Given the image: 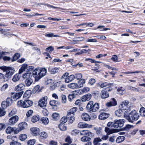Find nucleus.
Segmentation results:
<instances>
[{"label": "nucleus", "instance_id": "obj_1", "mask_svg": "<svg viewBox=\"0 0 145 145\" xmlns=\"http://www.w3.org/2000/svg\"><path fill=\"white\" fill-rule=\"evenodd\" d=\"M77 110L76 107H74L67 111V117H63L62 118L60 121L61 123L64 124L67 121V120H69V122L70 123H72L75 120L74 117V113Z\"/></svg>", "mask_w": 145, "mask_h": 145}, {"label": "nucleus", "instance_id": "obj_2", "mask_svg": "<svg viewBox=\"0 0 145 145\" xmlns=\"http://www.w3.org/2000/svg\"><path fill=\"white\" fill-rule=\"evenodd\" d=\"M124 117L129 122L133 123L137 121L139 118L140 115L135 110H133L128 114L126 111L124 114Z\"/></svg>", "mask_w": 145, "mask_h": 145}, {"label": "nucleus", "instance_id": "obj_3", "mask_svg": "<svg viewBox=\"0 0 145 145\" xmlns=\"http://www.w3.org/2000/svg\"><path fill=\"white\" fill-rule=\"evenodd\" d=\"M86 109L90 112H95L99 108V104L97 103L93 104L92 101H89L87 104Z\"/></svg>", "mask_w": 145, "mask_h": 145}, {"label": "nucleus", "instance_id": "obj_4", "mask_svg": "<svg viewBox=\"0 0 145 145\" xmlns=\"http://www.w3.org/2000/svg\"><path fill=\"white\" fill-rule=\"evenodd\" d=\"M0 68L3 71H6V80H4V81L8 80L9 78H10L14 73L15 70L13 68L10 67H0Z\"/></svg>", "mask_w": 145, "mask_h": 145}, {"label": "nucleus", "instance_id": "obj_5", "mask_svg": "<svg viewBox=\"0 0 145 145\" xmlns=\"http://www.w3.org/2000/svg\"><path fill=\"white\" fill-rule=\"evenodd\" d=\"M33 102L29 100H25L24 101L20 100L18 102L17 105L19 107L24 108H27L33 105Z\"/></svg>", "mask_w": 145, "mask_h": 145}, {"label": "nucleus", "instance_id": "obj_6", "mask_svg": "<svg viewBox=\"0 0 145 145\" xmlns=\"http://www.w3.org/2000/svg\"><path fill=\"white\" fill-rule=\"evenodd\" d=\"M40 69L37 68L33 71L32 73V76L35 78V80L36 82L38 81L41 78L40 75Z\"/></svg>", "mask_w": 145, "mask_h": 145}, {"label": "nucleus", "instance_id": "obj_7", "mask_svg": "<svg viewBox=\"0 0 145 145\" xmlns=\"http://www.w3.org/2000/svg\"><path fill=\"white\" fill-rule=\"evenodd\" d=\"M18 128L17 129V132L18 133L21 131L26 129L27 127V123L25 122H23L20 123L18 125Z\"/></svg>", "mask_w": 145, "mask_h": 145}, {"label": "nucleus", "instance_id": "obj_8", "mask_svg": "<svg viewBox=\"0 0 145 145\" xmlns=\"http://www.w3.org/2000/svg\"><path fill=\"white\" fill-rule=\"evenodd\" d=\"M47 99V97L45 96L40 100L39 102V105L41 107L44 108V107L46 106V101Z\"/></svg>", "mask_w": 145, "mask_h": 145}, {"label": "nucleus", "instance_id": "obj_9", "mask_svg": "<svg viewBox=\"0 0 145 145\" xmlns=\"http://www.w3.org/2000/svg\"><path fill=\"white\" fill-rule=\"evenodd\" d=\"M19 118L17 116H12L8 120V123L10 125H13L16 123L18 121Z\"/></svg>", "mask_w": 145, "mask_h": 145}, {"label": "nucleus", "instance_id": "obj_10", "mask_svg": "<svg viewBox=\"0 0 145 145\" xmlns=\"http://www.w3.org/2000/svg\"><path fill=\"white\" fill-rule=\"evenodd\" d=\"M24 93L23 91H22L19 93H12L11 97L12 99L15 100L20 98Z\"/></svg>", "mask_w": 145, "mask_h": 145}, {"label": "nucleus", "instance_id": "obj_11", "mask_svg": "<svg viewBox=\"0 0 145 145\" xmlns=\"http://www.w3.org/2000/svg\"><path fill=\"white\" fill-rule=\"evenodd\" d=\"M80 134L81 135H87L88 136L92 137H94V136L93 133L90 132L88 130H83L81 131L80 132Z\"/></svg>", "mask_w": 145, "mask_h": 145}, {"label": "nucleus", "instance_id": "obj_12", "mask_svg": "<svg viewBox=\"0 0 145 145\" xmlns=\"http://www.w3.org/2000/svg\"><path fill=\"white\" fill-rule=\"evenodd\" d=\"M25 85L22 83L16 86L14 88V90L16 91H23L22 90L24 89Z\"/></svg>", "mask_w": 145, "mask_h": 145}, {"label": "nucleus", "instance_id": "obj_13", "mask_svg": "<svg viewBox=\"0 0 145 145\" xmlns=\"http://www.w3.org/2000/svg\"><path fill=\"white\" fill-rule=\"evenodd\" d=\"M117 102L115 99L114 98H112L110 102L107 103L106 105L108 107H111L115 106L117 105Z\"/></svg>", "mask_w": 145, "mask_h": 145}, {"label": "nucleus", "instance_id": "obj_14", "mask_svg": "<svg viewBox=\"0 0 145 145\" xmlns=\"http://www.w3.org/2000/svg\"><path fill=\"white\" fill-rule=\"evenodd\" d=\"M17 129L16 128H12L11 127H8L6 129V132L7 133H10L12 132H14L15 133L17 134Z\"/></svg>", "mask_w": 145, "mask_h": 145}, {"label": "nucleus", "instance_id": "obj_15", "mask_svg": "<svg viewBox=\"0 0 145 145\" xmlns=\"http://www.w3.org/2000/svg\"><path fill=\"white\" fill-rule=\"evenodd\" d=\"M105 131L107 133V134L108 135L118 132V130L117 129H110L109 128L107 127H105Z\"/></svg>", "mask_w": 145, "mask_h": 145}, {"label": "nucleus", "instance_id": "obj_16", "mask_svg": "<svg viewBox=\"0 0 145 145\" xmlns=\"http://www.w3.org/2000/svg\"><path fill=\"white\" fill-rule=\"evenodd\" d=\"M109 116V114L103 112L101 113L98 117L99 119L103 120L107 119Z\"/></svg>", "mask_w": 145, "mask_h": 145}, {"label": "nucleus", "instance_id": "obj_17", "mask_svg": "<svg viewBox=\"0 0 145 145\" xmlns=\"http://www.w3.org/2000/svg\"><path fill=\"white\" fill-rule=\"evenodd\" d=\"M92 125H89L85 123L80 122L78 124V127L79 128H89L92 127Z\"/></svg>", "mask_w": 145, "mask_h": 145}, {"label": "nucleus", "instance_id": "obj_18", "mask_svg": "<svg viewBox=\"0 0 145 145\" xmlns=\"http://www.w3.org/2000/svg\"><path fill=\"white\" fill-rule=\"evenodd\" d=\"M91 97L92 95L88 93L82 97L81 100L83 102L88 101L91 99Z\"/></svg>", "mask_w": 145, "mask_h": 145}, {"label": "nucleus", "instance_id": "obj_19", "mask_svg": "<svg viewBox=\"0 0 145 145\" xmlns=\"http://www.w3.org/2000/svg\"><path fill=\"white\" fill-rule=\"evenodd\" d=\"M129 103L128 101H124L120 105V107L123 110H125L128 108L127 105Z\"/></svg>", "mask_w": 145, "mask_h": 145}, {"label": "nucleus", "instance_id": "obj_20", "mask_svg": "<svg viewBox=\"0 0 145 145\" xmlns=\"http://www.w3.org/2000/svg\"><path fill=\"white\" fill-rule=\"evenodd\" d=\"M100 95L102 99L106 98L109 96L108 93L107 91L104 90L101 91Z\"/></svg>", "mask_w": 145, "mask_h": 145}, {"label": "nucleus", "instance_id": "obj_21", "mask_svg": "<svg viewBox=\"0 0 145 145\" xmlns=\"http://www.w3.org/2000/svg\"><path fill=\"white\" fill-rule=\"evenodd\" d=\"M81 117L85 121H88L90 120V118L89 115L86 113L82 114Z\"/></svg>", "mask_w": 145, "mask_h": 145}, {"label": "nucleus", "instance_id": "obj_22", "mask_svg": "<svg viewBox=\"0 0 145 145\" xmlns=\"http://www.w3.org/2000/svg\"><path fill=\"white\" fill-rule=\"evenodd\" d=\"M32 134L34 135H37L39 133V129L37 127H32L30 129Z\"/></svg>", "mask_w": 145, "mask_h": 145}, {"label": "nucleus", "instance_id": "obj_23", "mask_svg": "<svg viewBox=\"0 0 145 145\" xmlns=\"http://www.w3.org/2000/svg\"><path fill=\"white\" fill-rule=\"evenodd\" d=\"M32 77V73L30 72H28L23 74L22 75L23 78L26 79L31 78Z\"/></svg>", "mask_w": 145, "mask_h": 145}, {"label": "nucleus", "instance_id": "obj_24", "mask_svg": "<svg viewBox=\"0 0 145 145\" xmlns=\"http://www.w3.org/2000/svg\"><path fill=\"white\" fill-rule=\"evenodd\" d=\"M48 71L51 74H55L58 72L59 69L57 68H52L49 67L48 69Z\"/></svg>", "mask_w": 145, "mask_h": 145}, {"label": "nucleus", "instance_id": "obj_25", "mask_svg": "<svg viewBox=\"0 0 145 145\" xmlns=\"http://www.w3.org/2000/svg\"><path fill=\"white\" fill-rule=\"evenodd\" d=\"M85 82V80L84 79H82L80 80L78 82V88H79L82 87Z\"/></svg>", "mask_w": 145, "mask_h": 145}, {"label": "nucleus", "instance_id": "obj_26", "mask_svg": "<svg viewBox=\"0 0 145 145\" xmlns=\"http://www.w3.org/2000/svg\"><path fill=\"white\" fill-rule=\"evenodd\" d=\"M27 64H23L21 67L19 71V74H21L26 70H27Z\"/></svg>", "mask_w": 145, "mask_h": 145}, {"label": "nucleus", "instance_id": "obj_27", "mask_svg": "<svg viewBox=\"0 0 145 145\" xmlns=\"http://www.w3.org/2000/svg\"><path fill=\"white\" fill-rule=\"evenodd\" d=\"M101 141V139L99 137L95 138L93 141V145H100L99 142Z\"/></svg>", "mask_w": 145, "mask_h": 145}, {"label": "nucleus", "instance_id": "obj_28", "mask_svg": "<svg viewBox=\"0 0 145 145\" xmlns=\"http://www.w3.org/2000/svg\"><path fill=\"white\" fill-rule=\"evenodd\" d=\"M40 75L42 78L46 74L47 70L45 68H42L40 69Z\"/></svg>", "mask_w": 145, "mask_h": 145}, {"label": "nucleus", "instance_id": "obj_29", "mask_svg": "<svg viewBox=\"0 0 145 145\" xmlns=\"http://www.w3.org/2000/svg\"><path fill=\"white\" fill-rule=\"evenodd\" d=\"M117 91L119 94L122 95L125 92V89L122 87H119L117 89Z\"/></svg>", "mask_w": 145, "mask_h": 145}, {"label": "nucleus", "instance_id": "obj_30", "mask_svg": "<svg viewBox=\"0 0 145 145\" xmlns=\"http://www.w3.org/2000/svg\"><path fill=\"white\" fill-rule=\"evenodd\" d=\"M33 82V80L31 78L29 79H26L25 83L26 86H29Z\"/></svg>", "mask_w": 145, "mask_h": 145}, {"label": "nucleus", "instance_id": "obj_31", "mask_svg": "<svg viewBox=\"0 0 145 145\" xmlns=\"http://www.w3.org/2000/svg\"><path fill=\"white\" fill-rule=\"evenodd\" d=\"M67 86L69 88L72 89L78 88V84L77 83H72L68 84Z\"/></svg>", "mask_w": 145, "mask_h": 145}, {"label": "nucleus", "instance_id": "obj_32", "mask_svg": "<svg viewBox=\"0 0 145 145\" xmlns=\"http://www.w3.org/2000/svg\"><path fill=\"white\" fill-rule=\"evenodd\" d=\"M121 109H119L116 110L115 112V114L116 116L118 117H120L123 114V112Z\"/></svg>", "mask_w": 145, "mask_h": 145}, {"label": "nucleus", "instance_id": "obj_33", "mask_svg": "<svg viewBox=\"0 0 145 145\" xmlns=\"http://www.w3.org/2000/svg\"><path fill=\"white\" fill-rule=\"evenodd\" d=\"M117 122L119 125V127H121L123 125V124L125 121V120L124 119L117 120Z\"/></svg>", "mask_w": 145, "mask_h": 145}, {"label": "nucleus", "instance_id": "obj_34", "mask_svg": "<svg viewBox=\"0 0 145 145\" xmlns=\"http://www.w3.org/2000/svg\"><path fill=\"white\" fill-rule=\"evenodd\" d=\"M90 140L91 138L87 136H83L81 139V141L84 142L89 141Z\"/></svg>", "mask_w": 145, "mask_h": 145}, {"label": "nucleus", "instance_id": "obj_35", "mask_svg": "<svg viewBox=\"0 0 145 145\" xmlns=\"http://www.w3.org/2000/svg\"><path fill=\"white\" fill-rule=\"evenodd\" d=\"M52 116L53 119L55 120H57L59 119L60 118L59 114L57 113H53Z\"/></svg>", "mask_w": 145, "mask_h": 145}, {"label": "nucleus", "instance_id": "obj_36", "mask_svg": "<svg viewBox=\"0 0 145 145\" xmlns=\"http://www.w3.org/2000/svg\"><path fill=\"white\" fill-rule=\"evenodd\" d=\"M113 83H108L106 82H105L101 84L100 86L101 88H103L105 87H107L108 86H113Z\"/></svg>", "mask_w": 145, "mask_h": 145}, {"label": "nucleus", "instance_id": "obj_37", "mask_svg": "<svg viewBox=\"0 0 145 145\" xmlns=\"http://www.w3.org/2000/svg\"><path fill=\"white\" fill-rule=\"evenodd\" d=\"M20 78V76L18 74H16L15 75L12 79V81L14 82H16L18 81Z\"/></svg>", "mask_w": 145, "mask_h": 145}, {"label": "nucleus", "instance_id": "obj_38", "mask_svg": "<svg viewBox=\"0 0 145 145\" xmlns=\"http://www.w3.org/2000/svg\"><path fill=\"white\" fill-rule=\"evenodd\" d=\"M50 104L52 106H56L57 105H59V103L57 101L55 100H52L50 102Z\"/></svg>", "mask_w": 145, "mask_h": 145}, {"label": "nucleus", "instance_id": "obj_39", "mask_svg": "<svg viewBox=\"0 0 145 145\" xmlns=\"http://www.w3.org/2000/svg\"><path fill=\"white\" fill-rule=\"evenodd\" d=\"M125 139V137L123 136H120L118 137L116 140L117 143H120L123 142Z\"/></svg>", "mask_w": 145, "mask_h": 145}, {"label": "nucleus", "instance_id": "obj_40", "mask_svg": "<svg viewBox=\"0 0 145 145\" xmlns=\"http://www.w3.org/2000/svg\"><path fill=\"white\" fill-rule=\"evenodd\" d=\"M13 100L12 99L10 98H8L7 99L6 102V107L10 105L13 102Z\"/></svg>", "mask_w": 145, "mask_h": 145}, {"label": "nucleus", "instance_id": "obj_41", "mask_svg": "<svg viewBox=\"0 0 145 145\" xmlns=\"http://www.w3.org/2000/svg\"><path fill=\"white\" fill-rule=\"evenodd\" d=\"M20 57V54L18 53H16L13 56L12 61H13L17 60Z\"/></svg>", "mask_w": 145, "mask_h": 145}, {"label": "nucleus", "instance_id": "obj_42", "mask_svg": "<svg viewBox=\"0 0 145 145\" xmlns=\"http://www.w3.org/2000/svg\"><path fill=\"white\" fill-rule=\"evenodd\" d=\"M41 121L42 122L43 124L44 125L47 124L49 122L48 119L45 117L42 118L41 119Z\"/></svg>", "mask_w": 145, "mask_h": 145}, {"label": "nucleus", "instance_id": "obj_43", "mask_svg": "<svg viewBox=\"0 0 145 145\" xmlns=\"http://www.w3.org/2000/svg\"><path fill=\"white\" fill-rule=\"evenodd\" d=\"M31 94V91L30 90H27L24 95V97L26 98H28L30 97Z\"/></svg>", "mask_w": 145, "mask_h": 145}, {"label": "nucleus", "instance_id": "obj_44", "mask_svg": "<svg viewBox=\"0 0 145 145\" xmlns=\"http://www.w3.org/2000/svg\"><path fill=\"white\" fill-rule=\"evenodd\" d=\"M39 120V115L34 116L32 117L31 121L33 123H35Z\"/></svg>", "mask_w": 145, "mask_h": 145}, {"label": "nucleus", "instance_id": "obj_45", "mask_svg": "<svg viewBox=\"0 0 145 145\" xmlns=\"http://www.w3.org/2000/svg\"><path fill=\"white\" fill-rule=\"evenodd\" d=\"M27 138V136L25 134H22L20 135L19 139L22 141H24Z\"/></svg>", "mask_w": 145, "mask_h": 145}, {"label": "nucleus", "instance_id": "obj_46", "mask_svg": "<svg viewBox=\"0 0 145 145\" xmlns=\"http://www.w3.org/2000/svg\"><path fill=\"white\" fill-rule=\"evenodd\" d=\"M59 127L60 130L62 131H65L67 129V127L64 125V124L61 123L59 125Z\"/></svg>", "mask_w": 145, "mask_h": 145}, {"label": "nucleus", "instance_id": "obj_47", "mask_svg": "<svg viewBox=\"0 0 145 145\" xmlns=\"http://www.w3.org/2000/svg\"><path fill=\"white\" fill-rule=\"evenodd\" d=\"M140 114L142 116H145V108L142 107L140 108Z\"/></svg>", "mask_w": 145, "mask_h": 145}, {"label": "nucleus", "instance_id": "obj_48", "mask_svg": "<svg viewBox=\"0 0 145 145\" xmlns=\"http://www.w3.org/2000/svg\"><path fill=\"white\" fill-rule=\"evenodd\" d=\"M16 112V110L15 108H13L8 114L9 117H11L13 115L15 114Z\"/></svg>", "mask_w": 145, "mask_h": 145}, {"label": "nucleus", "instance_id": "obj_49", "mask_svg": "<svg viewBox=\"0 0 145 145\" xmlns=\"http://www.w3.org/2000/svg\"><path fill=\"white\" fill-rule=\"evenodd\" d=\"M33 91L34 93H35L37 92H39L40 91V86L38 85L35 86L33 89Z\"/></svg>", "mask_w": 145, "mask_h": 145}, {"label": "nucleus", "instance_id": "obj_50", "mask_svg": "<svg viewBox=\"0 0 145 145\" xmlns=\"http://www.w3.org/2000/svg\"><path fill=\"white\" fill-rule=\"evenodd\" d=\"M35 142V140L34 139L30 140L27 142V145H34Z\"/></svg>", "mask_w": 145, "mask_h": 145}, {"label": "nucleus", "instance_id": "obj_51", "mask_svg": "<svg viewBox=\"0 0 145 145\" xmlns=\"http://www.w3.org/2000/svg\"><path fill=\"white\" fill-rule=\"evenodd\" d=\"M94 129L95 130L96 133L98 134H100L101 133L102 128L101 127H95Z\"/></svg>", "mask_w": 145, "mask_h": 145}, {"label": "nucleus", "instance_id": "obj_52", "mask_svg": "<svg viewBox=\"0 0 145 145\" xmlns=\"http://www.w3.org/2000/svg\"><path fill=\"white\" fill-rule=\"evenodd\" d=\"M68 97L69 100L70 101H71L72 99L75 97L74 94L72 93L69 94Z\"/></svg>", "mask_w": 145, "mask_h": 145}, {"label": "nucleus", "instance_id": "obj_53", "mask_svg": "<svg viewBox=\"0 0 145 145\" xmlns=\"http://www.w3.org/2000/svg\"><path fill=\"white\" fill-rule=\"evenodd\" d=\"M75 78L77 80H80L82 77V76L81 74H76L75 75Z\"/></svg>", "mask_w": 145, "mask_h": 145}, {"label": "nucleus", "instance_id": "obj_54", "mask_svg": "<svg viewBox=\"0 0 145 145\" xmlns=\"http://www.w3.org/2000/svg\"><path fill=\"white\" fill-rule=\"evenodd\" d=\"M6 113L4 111L3 108L0 109V117L4 116Z\"/></svg>", "mask_w": 145, "mask_h": 145}, {"label": "nucleus", "instance_id": "obj_55", "mask_svg": "<svg viewBox=\"0 0 145 145\" xmlns=\"http://www.w3.org/2000/svg\"><path fill=\"white\" fill-rule=\"evenodd\" d=\"M86 41L87 42H96L97 41L95 39H88L86 40Z\"/></svg>", "mask_w": 145, "mask_h": 145}, {"label": "nucleus", "instance_id": "obj_56", "mask_svg": "<svg viewBox=\"0 0 145 145\" xmlns=\"http://www.w3.org/2000/svg\"><path fill=\"white\" fill-rule=\"evenodd\" d=\"M10 145H21L20 143L17 141H13L10 143Z\"/></svg>", "mask_w": 145, "mask_h": 145}, {"label": "nucleus", "instance_id": "obj_57", "mask_svg": "<svg viewBox=\"0 0 145 145\" xmlns=\"http://www.w3.org/2000/svg\"><path fill=\"white\" fill-rule=\"evenodd\" d=\"M111 59L114 61L118 62V57L116 55H114L111 58Z\"/></svg>", "mask_w": 145, "mask_h": 145}, {"label": "nucleus", "instance_id": "obj_58", "mask_svg": "<svg viewBox=\"0 0 145 145\" xmlns=\"http://www.w3.org/2000/svg\"><path fill=\"white\" fill-rule=\"evenodd\" d=\"M40 135L41 137L44 138H46L48 137L47 134L45 132H42L40 134Z\"/></svg>", "mask_w": 145, "mask_h": 145}, {"label": "nucleus", "instance_id": "obj_59", "mask_svg": "<svg viewBox=\"0 0 145 145\" xmlns=\"http://www.w3.org/2000/svg\"><path fill=\"white\" fill-rule=\"evenodd\" d=\"M61 97L62 98V102L63 103H65L66 101V97L64 95H61Z\"/></svg>", "mask_w": 145, "mask_h": 145}, {"label": "nucleus", "instance_id": "obj_60", "mask_svg": "<svg viewBox=\"0 0 145 145\" xmlns=\"http://www.w3.org/2000/svg\"><path fill=\"white\" fill-rule=\"evenodd\" d=\"M90 89L89 87H86L84 88L82 90V91L83 92H88L89 91Z\"/></svg>", "mask_w": 145, "mask_h": 145}, {"label": "nucleus", "instance_id": "obj_61", "mask_svg": "<svg viewBox=\"0 0 145 145\" xmlns=\"http://www.w3.org/2000/svg\"><path fill=\"white\" fill-rule=\"evenodd\" d=\"M118 125V124L117 122V120H115L114 122V124H113V127L116 128H118L119 127V125Z\"/></svg>", "mask_w": 145, "mask_h": 145}, {"label": "nucleus", "instance_id": "obj_62", "mask_svg": "<svg viewBox=\"0 0 145 145\" xmlns=\"http://www.w3.org/2000/svg\"><path fill=\"white\" fill-rule=\"evenodd\" d=\"M95 82V80L94 78H91L89 80V83L91 85H93Z\"/></svg>", "mask_w": 145, "mask_h": 145}, {"label": "nucleus", "instance_id": "obj_63", "mask_svg": "<svg viewBox=\"0 0 145 145\" xmlns=\"http://www.w3.org/2000/svg\"><path fill=\"white\" fill-rule=\"evenodd\" d=\"M54 50V48L52 46H49L46 49V50L50 53H51Z\"/></svg>", "mask_w": 145, "mask_h": 145}, {"label": "nucleus", "instance_id": "obj_64", "mask_svg": "<svg viewBox=\"0 0 145 145\" xmlns=\"http://www.w3.org/2000/svg\"><path fill=\"white\" fill-rule=\"evenodd\" d=\"M33 113V111L32 110H29L26 114L27 117H28L32 116Z\"/></svg>", "mask_w": 145, "mask_h": 145}]
</instances>
